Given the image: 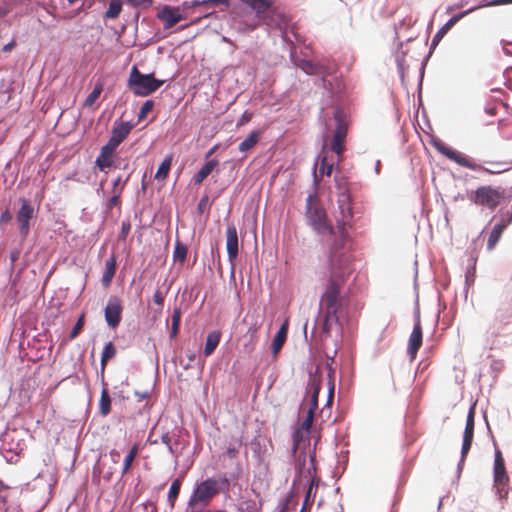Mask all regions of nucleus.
<instances>
[{
	"label": "nucleus",
	"instance_id": "nucleus-1",
	"mask_svg": "<svg viewBox=\"0 0 512 512\" xmlns=\"http://www.w3.org/2000/svg\"><path fill=\"white\" fill-rule=\"evenodd\" d=\"M338 208L340 216L337 217V239L331 243V272L324 293L320 298V309L323 315V333L329 335L332 328L339 325V317L342 312V300L340 297V284L334 277L344 274L348 269L349 255L345 251L348 240L346 226L353 217L352 200L350 193L346 191L338 193Z\"/></svg>",
	"mask_w": 512,
	"mask_h": 512
},
{
	"label": "nucleus",
	"instance_id": "nucleus-2",
	"mask_svg": "<svg viewBox=\"0 0 512 512\" xmlns=\"http://www.w3.org/2000/svg\"><path fill=\"white\" fill-rule=\"evenodd\" d=\"M305 214L309 225L317 234L322 236L321 241L328 250V260L331 264V243L337 239V233L316 193L308 195Z\"/></svg>",
	"mask_w": 512,
	"mask_h": 512
},
{
	"label": "nucleus",
	"instance_id": "nucleus-3",
	"mask_svg": "<svg viewBox=\"0 0 512 512\" xmlns=\"http://www.w3.org/2000/svg\"><path fill=\"white\" fill-rule=\"evenodd\" d=\"M435 149L447 157L449 160L456 162L462 167L474 170V171H483L489 174H500L512 169V160L511 161H489L487 164L489 167H484L480 164H477L472 159L467 157L466 155L455 151L449 148L442 141H435L433 143Z\"/></svg>",
	"mask_w": 512,
	"mask_h": 512
},
{
	"label": "nucleus",
	"instance_id": "nucleus-4",
	"mask_svg": "<svg viewBox=\"0 0 512 512\" xmlns=\"http://www.w3.org/2000/svg\"><path fill=\"white\" fill-rule=\"evenodd\" d=\"M164 81L154 78L153 74H143L133 66L128 79V88L136 96L145 97L158 90Z\"/></svg>",
	"mask_w": 512,
	"mask_h": 512
},
{
	"label": "nucleus",
	"instance_id": "nucleus-5",
	"mask_svg": "<svg viewBox=\"0 0 512 512\" xmlns=\"http://www.w3.org/2000/svg\"><path fill=\"white\" fill-rule=\"evenodd\" d=\"M504 198V191L491 185L480 186L469 196L474 204L490 210H495Z\"/></svg>",
	"mask_w": 512,
	"mask_h": 512
},
{
	"label": "nucleus",
	"instance_id": "nucleus-6",
	"mask_svg": "<svg viewBox=\"0 0 512 512\" xmlns=\"http://www.w3.org/2000/svg\"><path fill=\"white\" fill-rule=\"evenodd\" d=\"M219 493V484L216 479L208 478L199 483L194 489L190 505L201 503L208 504L209 501Z\"/></svg>",
	"mask_w": 512,
	"mask_h": 512
},
{
	"label": "nucleus",
	"instance_id": "nucleus-7",
	"mask_svg": "<svg viewBox=\"0 0 512 512\" xmlns=\"http://www.w3.org/2000/svg\"><path fill=\"white\" fill-rule=\"evenodd\" d=\"M494 486L500 498H506L508 495L507 486L509 484V476L506 472L504 458L499 449L495 451L494 459Z\"/></svg>",
	"mask_w": 512,
	"mask_h": 512
},
{
	"label": "nucleus",
	"instance_id": "nucleus-8",
	"mask_svg": "<svg viewBox=\"0 0 512 512\" xmlns=\"http://www.w3.org/2000/svg\"><path fill=\"white\" fill-rule=\"evenodd\" d=\"M20 209L16 214V220L19 224V232L23 238H26L30 231V220L34 217V207L26 198H20Z\"/></svg>",
	"mask_w": 512,
	"mask_h": 512
},
{
	"label": "nucleus",
	"instance_id": "nucleus-9",
	"mask_svg": "<svg viewBox=\"0 0 512 512\" xmlns=\"http://www.w3.org/2000/svg\"><path fill=\"white\" fill-rule=\"evenodd\" d=\"M122 311L121 300L116 296H111L104 310L105 320L109 327L114 329L120 324Z\"/></svg>",
	"mask_w": 512,
	"mask_h": 512
},
{
	"label": "nucleus",
	"instance_id": "nucleus-10",
	"mask_svg": "<svg viewBox=\"0 0 512 512\" xmlns=\"http://www.w3.org/2000/svg\"><path fill=\"white\" fill-rule=\"evenodd\" d=\"M512 323V311L506 308H499L489 326L491 335L499 337L502 335L503 330Z\"/></svg>",
	"mask_w": 512,
	"mask_h": 512
},
{
	"label": "nucleus",
	"instance_id": "nucleus-11",
	"mask_svg": "<svg viewBox=\"0 0 512 512\" xmlns=\"http://www.w3.org/2000/svg\"><path fill=\"white\" fill-rule=\"evenodd\" d=\"M132 128L133 125L129 122H116L112 128L111 137L106 144L117 149L118 146L127 138Z\"/></svg>",
	"mask_w": 512,
	"mask_h": 512
},
{
	"label": "nucleus",
	"instance_id": "nucleus-12",
	"mask_svg": "<svg viewBox=\"0 0 512 512\" xmlns=\"http://www.w3.org/2000/svg\"><path fill=\"white\" fill-rule=\"evenodd\" d=\"M474 416H475V411H474V407H471L469 412H468V415H467V419H466V426H465V430H464V435H463V443H462V449H461V460L464 461L466 455L468 454L470 448H471V445H472V441H473V437H474Z\"/></svg>",
	"mask_w": 512,
	"mask_h": 512
},
{
	"label": "nucleus",
	"instance_id": "nucleus-13",
	"mask_svg": "<svg viewBox=\"0 0 512 512\" xmlns=\"http://www.w3.org/2000/svg\"><path fill=\"white\" fill-rule=\"evenodd\" d=\"M297 67L308 75H331L336 71V67H326L322 63H313L309 60L301 59L296 63Z\"/></svg>",
	"mask_w": 512,
	"mask_h": 512
},
{
	"label": "nucleus",
	"instance_id": "nucleus-14",
	"mask_svg": "<svg viewBox=\"0 0 512 512\" xmlns=\"http://www.w3.org/2000/svg\"><path fill=\"white\" fill-rule=\"evenodd\" d=\"M422 340H423V331L420 319L418 318L414 324L412 333L409 337V343H408V355L413 360L415 359L418 350L422 346Z\"/></svg>",
	"mask_w": 512,
	"mask_h": 512
},
{
	"label": "nucleus",
	"instance_id": "nucleus-15",
	"mask_svg": "<svg viewBox=\"0 0 512 512\" xmlns=\"http://www.w3.org/2000/svg\"><path fill=\"white\" fill-rule=\"evenodd\" d=\"M226 249L229 261L233 263L238 256V233L236 227L233 224L227 226Z\"/></svg>",
	"mask_w": 512,
	"mask_h": 512
},
{
	"label": "nucleus",
	"instance_id": "nucleus-16",
	"mask_svg": "<svg viewBox=\"0 0 512 512\" xmlns=\"http://www.w3.org/2000/svg\"><path fill=\"white\" fill-rule=\"evenodd\" d=\"M347 136V127L343 123H338L337 128L334 132L330 148L333 152H335L339 157L345 151V139Z\"/></svg>",
	"mask_w": 512,
	"mask_h": 512
},
{
	"label": "nucleus",
	"instance_id": "nucleus-17",
	"mask_svg": "<svg viewBox=\"0 0 512 512\" xmlns=\"http://www.w3.org/2000/svg\"><path fill=\"white\" fill-rule=\"evenodd\" d=\"M116 149L105 144L100 151L99 156L96 158V166L101 170L105 171L107 168H111L114 165L113 156Z\"/></svg>",
	"mask_w": 512,
	"mask_h": 512
},
{
	"label": "nucleus",
	"instance_id": "nucleus-18",
	"mask_svg": "<svg viewBox=\"0 0 512 512\" xmlns=\"http://www.w3.org/2000/svg\"><path fill=\"white\" fill-rule=\"evenodd\" d=\"M158 17L164 23L166 29L172 28L179 21L182 20V16L177 8L164 7L158 14Z\"/></svg>",
	"mask_w": 512,
	"mask_h": 512
},
{
	"label": "nucleus",
	"instance_id": "nucleus-19",
	"mask_svg": "<svg viewBox=\"0 0 512 512\" xmlns=\"http://www.w3.org/2000/svg\"><path fill=\"white\" fill-rule=\"evenodd\" d=\"M102 385L103 389L99 400V413L101 416L105 417L111 412V398L104 377H102Z\"/></svg>",
	"mask_w": 512,
	"mask_h": 512
},
{
	"label": "nucleus",
	"instance_id": "nucleus-20",
	"mask_svg": "<svg viewBox=\"0 0 512 512\" xmlns=\"http://www.w3.org/2000/svg\"><path fill=\"white\" fill-rule=\"evenodd\" d=\"M116 266V257L114 254H112L110 258L105 262V270L101 280L104 287H108L111 284L116 272Z\"/></svg>",
	"mask_w": 512,
	"mask_h": 512
},
{
	"label": "nucleus",
	"instance_id": "nucleus-21",
	"mask_svg": "<svg viewBox=\"0 0 512 512\" xmlns=\"http://www.w3.org/2000/svg\"><path fill=\"white\" fill-rule=\"evenodd\" d=\"M478 7L468 9L466 11H463L457 15H454L452 18H450L437 32L435 35L434 41L443 37L460 19H462L464 16L468 15L469 13L476 10Z\"/></svg>",
	"mask_w": 512,
	"mask_h": 512
},
{
	"label": "nucleus",
	"instance_id": "nucleus-22",
	"mask_svg": "<svg viewBox=\"0 0 512 512\" xmlns=\"http://www.w3.org/2000/svg\"><path fill=\"white\" fill-rule=\"evenodd\" d=\"M262 130L252 131L238 146L240 152H247L254 148L262 137Z\"/></svg>",
	"mask_w": 512,
	"mask_h": 512
},
{
	"label": "nucleus",
	"instance_id": "nucleus-23",
	"mask_svg": "<svg viewBox=\"0 0 512 512\" xmlns=\"http://www.w3.org/2000/svg\"><path fill=\"white\" fill-rule=\"evenodd\" d=\"M287 331H288V323L285 322L281 326V328L279 329V331L277 332V334L275 335V337L273 339L272 352L274 355H277L279 353V351L282 349V347L286 341Z\"/></svg>",
	"mask_w": 512,
	"mask_h": 512
},
{
	"label": "nucleus",
	"instance_id": "nucleus-24",
	"mask_svg": "<svg viewBox=\"0 0 512 512\" xmlns=\"http://www.w3.org/2000/svg\"><path fill=\"white\" fill-rule=\"evenodd\" d=\"M249 7H251L257 14L258 17H261L263 13H265L271 6L274 4L275 0H242Z\"/></svg>",
	"mask_w": 512,
	"mask_h": 512
},
{
	"label": "nucleus",
	"instance_id": "nucleus-25",
	"mask_svg": "<svg viewBox=\"0 0 512 512\" xmlns=\"http://www.w3.org/2000/svg\"><path fill=\"white\" fill-rule=\"evenodd\" d=\"M220 339H221V333L219 331H212L208 334V336L206 338L205 347H204V355L206 357L213 354V352L215 351V349L217 348V346L220 343Z\"/></svg>",
	"mask_w": 512,
	"mask_h": 512
},
{
	"label": "nucleus",
	"instance_id": "nucleus-26",
	"mask_svg": "<svg viewBox=\"0 0 512 512\" xmlns=\"http://www.w3.org/2000/svg\"><path fill=\"white\" fill-rule=\"evenodd\" d=\"M216 166H218L217 160L212 159L207 161L205 165L194 176L195 184H201L210 175V173L215 169Z\"/></svg>",
	"mask_w": 512,
	"mask_h": 512
},
{
	"label": "nucleus",
	"instance_id": "nucleus-27",
	"mask_svg": "<svg viewBox=\"0 0 512 512\" xmlns=\"http://www.w3.org/2000/svg\"><path fill=\"white\" fill-rule=\"evenodd\" d=\"M309 390L311 392V403L308 411H313L315 413L316 409L318 408V395L321 390L320 381L316 380L315 378L312 379L309 383Z\"/></svg>",
	"mask_w": 512,
	"mask_h": 512
},
{
	"label": "nucleus",
	"instance_id": "nucleus-28",
	"mask_svg": "<svg viewBox=\"0 0 512 512\" xmlns=\"http://www.w3.org/2000/svg\"><path fill=\"white\" fill-rule=\"evenodd\" d=\"M116 355V348L112 342H108L102 351L101 355V374L104 375V371L107 365V362L114 358Z\"/></svg>",
	"mask_w": 512,
	"mask_h": 512
},
{
	"label": "nucleus",
	"instance_id": "nucleus-29",
	"mask_svg": "<svg viewBox=\"0 0 512 512\" xmlns=\"http://www.w3.org/2000/svg\"><path fill=\"white\" fill-rule=\"evenodd\" d=\"M182 480L180 478L175 479L169 489L167 501L171 509L174 508L175 502L179 496Z\"/></svg>",
	"mask_w": 512,
	"mask_h": 512
},
{
	"label": "nucleus",
	"instance_id": "nucleus-30",
	"mask_svg": "<svg viewBox=\"0 0 512 512\" xmlns=\"http://www.w3.org/2000/svg\"><path fill=\"white\" fill-rule=\"evenodd\" d=\"M503 232H504V229L501 226H499L498 224L494 225V227L492 228V230L489 234L488 241H487V249L488 250L491 251L496 247L497 243L501 239Z\"/></svg>",
	"mask_w": 512,
	"mask_h": 512
},
{
	"label": "nucleus",
	"instance_id": "nucleus-31",
	"mask_svg": "<svg viewBox=\"0 0 512 512\" xmlns=\"http://www.w3.org/2000/svg\"><path fill=\"white\" fill-rule=\"evenodd\" d=\"M172 155L167 156L164 161L160 164L156 174L155 179L158 181L165 180L169 174L171 164H172Z\"/></svg>",
	"mask_w": 512,
	"mask_h": 512
},
{
	"label": "nucleus",
	"instance_id": "nucleus-32",
	"mask_svg": "<svg viewBox=\"0 0 512 512\" xmlns=\"http://www.w3.org/2000/svg\"><path fill=\"white\" fill-rule=\"evenodd\" d=\"M140 451V446L138 443H135L132 448L130 449L129 453L126 455L124 462H123V468H122V474L127 473L131 466L133 461L135 460L137 454Z\"/></svg>",
	"mask_w": 512,
	"mask_h": 512
},
{
	"label": "nucleus",
	"instance_id": "nucleus-33",
	"mask_svg": "<svg viewBox=\"0 0 512 512\" xmlns=\"http://www.w3.org/2000/svg\"><path fill=\"white\" fill-rule=\"evenodd\" d=\"M334 167L333 162H328V157L325 154H321L319 156V176L322 177L323 175L330 176L332 174Z\"/></svg>",
	"mask_w": 512,
	"mask_h": 512
},
{
	"label": "nucleus",
	"instance_id": "nucleus-34",
	"mask_svg": "<svg viewBox=\"0 0 512 512\" xmlns=\"http://www.w3.org/2000/svg\"><path fill=\"white\" fill-rule=\"evenodd\" d=\"M187 247L185 244L177 241L175 244L174 252H173V259L175 262H178L180 264H183L187 257Z\"/></svg>",
	"mask_w": 512,
	"mask_h": 512
},
{
	"label": "nucleus",
	"instance_id": "nucleus-35",
	"mask_svg": "<svg viewBox=\"0 0 512 512\" xmlns=\"http://www.w3.org/2000/svg\"><path fill=\"white\" fill-rule=\"evenodd\" d=\"M308 435L309 433L300 429V428H297L294 433H293V451L296 452L297 450H299L301 448V445L303 442H305L306 440H308Z\"/></svg>",
	"mask_w": 512,
	"mask_h": 512
},
{
	"label": "nucleus",
	"instance_id": "nucleus-36",
	"mask_svg": "<svg viewBox=\"0 0 512 512\" xmlns=\"http://www.w3.org/2000/svg\"><path fill=\"white\" fill-rule=\"evenodd\" d=\"M102 91H103V84L101 82H97L94 86L93 91L85 99L84 106L91 107L96 102V100L99 98Z\"/></svg>",
	"mask_w": 512,
	"mask_h": 512
},
{
	"label": "nucleus",
	"instance_id": "nucleus-37",
	"mask_svg": "<svg viewBox=\"0 0 512 512\" xmlns=\"http://www.w3.org/2000/svg\"><path fill=\"white\" fill-rule=\"evenodd\" d=\"M122 10V4L118 0H113L110 2L108 10L105 13V17L109 19H115L118 17Z\"/></svg>",
	"mask_w": 512,
	"mask_h": 512
},
{
	"label": "nucleus",
	"instance_id": "nucleus-38",
	"mask_svg": "<svg viewBox=\"0 0 512 512\" xmlns=\"http://www.w3.org/2000/svg\"><path fill=\"white\" fill-rule=\"evenodd\" d=\"M241 446H242L241 438L236 439L234 443H230L227 446V450H226V454H227L228 458L235 459L239 454V449L241 448Z\"/></svg>",
	"mask_w": 512,
	"mask_h": 512
},
{
	"label": "nucleus",
	"instance_id": "nucleus-39",
	"mask_svg": "<svg viewBox=\"0 0 512 512\" xmlns=\"http://www.w3.org/2000/svg\"><path fill=\"white\" fill-rule=\"evenodd\" d=\"M512 223V209L506 212H503L500 215L499 222L497 223L504 230Z\"/></svg>",
	"mask_w": 512,
	"mask_h": 512
},
{
	"label": "nucleus",
	"instance_id": "nucleus-40",
	"mask_svg": "<svg viewBox=\"0 0 512 512\" xmlns=\"http://www.w3.org/2000/svg\"><path fill=\"white\" fill-rule=\"evenodd\" d=\"M84 324H85V316L81 315L70 333L69 338L71 340L75 339L80 334L81 330L84 327Z\"/></svg>",
	"mask_w": 512,
	"mask_h": 512
},
{
	"label": "nucleus",
	"instance_id": "nucleus-41",
	"mask_svg": "<svg viewBox=\"0 0 512 512\" xmlns=\"http://www.w3.org/2000/svg\"><path fill=\"white\" fill-rule=\"evenodd\" d=\"M314 414L315 413L313 411H307V416L305 420L301 423L299 428L310 433V429L313 424Z\"/></svg>",
	"mask_w": 512,
	"mask_h": 512
},
{
	"label": "nucleus",
	"instance_id": "nucleus-42",
	"mask_svg": "<svg viewBox=\"0 0 512 512\" xmlns=\"http://www.w3.org/2000/svg\"><path fill=\"white\" fill-rule=\"evenodd\" d=\"M153 106L154 102L152 100H146L140 109L138 118L140 120L144 119L147 116V114L153 109Z\"/></svg>",
	"mask_w": 512,
	"mask_h": 512
},
{
	"label": "nucleus",
	"instance_id": "nucleus-43",
	"mask_svg": "<svg viewBox=\"0 0 512 512\" xmlns=\"http://www.w3.org/2000/svg\"><path fill=\"white\" fill-rule=\"evenodd\" d=\"M334 180H335V183H336V187H337V189L339 191L338 193L344 192V191L349 193L348 183H347V180L344 177L335 176Z\"/></svg>",
	"mask_w": 512,
	"mask_h": 512
},
{
	"label": "nucleus",
	"instance_id": "nucleus-44",
	"mask_svg": "<svg viewBox=\"0 0 512 512\" xmlns=\"http://www.w3.org/2000/svg\"><path fill=\"white\" fill-rule=\"evenodd\" d=\"M161 442L167 446L168 451H169L172 455H174V454H175V450H174V448H173V446H172V444H171V437H170L169 432H165V433H163V434L161 435Z\"/></svg>",
	"mask_w": 512,
	"mask_h": 512
},
{
	"label": "nucleus",
	"instance_id": "nucleus-45",
	"mask_svg": "<svg viewBox=\"0 0 512 512\" xmlns=\"http://www.w3.org/2000/svg\"><path fill=\"white\" fill-rule=\"evenodd\" d=\"M181 317H182L181 310L179 308H175L173 310V314L171 317V325L180 326Z\"/></svg>",
	"mask_w": 512,
	"mask_h": 512
},
{
	"label": "nucleus",
	"instance_id": "nucleus-46",
	"mask_svg": "<svg viewBox=\"0 0 512 512\" xmlns=\"http://www.w3.org/2000/svg\"><path fill=\"white\" fill-rule=\"evenodd\" d=\"M501 130L507 132L505 135H503L505 139H512V122H505L501 124Z\"/></svg>",
	"mask_w": 512,
	"mask_h": 512
},
{
	"label": "nucleus",
	"instance_id": "nucleus-47",
	"mask_svg": "<svg viewBox=\"0 0 512 512\" xmlns=\"http://www.w3.org/2000/svg\"><path fill=\"white\" fill-rule=\"evenodd\" d=\"M165 295L160 291L156 290L153 295V301L155 304L159 305L160 307L164 304Z\"/></svg>",
	"mask_w": 512,
	"mask_h": 512
},
{
	"label": "nucleus",
	"instance_id": "nucleus-48",
	"mask_svg": "<svg viewBox=\"0 0 512 512\" xmlns=\"http://www.w3.org/2000/svg\"><path fill=\"white\" fill-rule=\"evenodd\" d=\"M131 230V224L129 221H123L122 224H121V234H120V237L122 239H125L127 237V235L129 234Z\"/></svg>",
	"mask_w": 512,
	"mask_h": 512
},
{
	"label": "nucleus",
	"instance_id": "nucleus-49",
	"mask_svg": "<svg viewBox=\"0 0 512 512\" xmlns=\"http://www.w3.org/2000/svg\"><path fill=\"white\" fill-rule=\"evenodd\" d=\"M11 220H12V213L10 212L9 209H6L5 211H3L1 213V215H0V224L1 225L9 223Z\"/></svg>",
	"mask_w": 512,
	"mask_h": 512
},
{
	"label": "nucleus",
	"instance_id": "nucleus-50",
	"mask_svg": "<svg viewBox=\"0 0 512 512\" xmlns=\"http://www.w3.org/2000/svg\"><path fill=\"white\" fill-rule=\"evenodd\" d=\"M506 4H512V0H492L488 4L479 5L478 7L499 6V5H506Z\"/></svg>",
	"mask_w": 512,
	"mask_h": 512
},
{
	"label": "nucleus",
	"instance_id": "nucleus-51",
	"mask_svg": "<svg viewBox=\"0 0 512 512\" xmlns=\"http://www.w3.org/2000/svg\"><path fill=\"white\" fill-rule=\"evenodd\" d=\"M11 11V6L3 2V4H0V18L6 16Z\"/></svg>",
	"mask_w": 512,
	"mask_h": 512
},
{
	"label": "nucleus",
	"instance_id": "nucleus-52",
	"mask_svg": "<svg viewBox=\"0 0 512 512\" xmlns=\"http://www.w3.org/2000/svg\"><path fill=\"white\" fill-rule=\"evenodd\" d=\"M334 397V384L332 383L329 387V394H328V400L327 405H331Z\"/></svg>",
	"mask_w": 512,
	"mask_h": 512
},
{
	"label": "nucleus",
	"instance_id": "nucleus-53",
	"mask_svg": "<svg viewBox=\"0 0 512 512\" xmlns=\"http://www.w3.org/2000/svg\"><path fill=\"white\" fill-rule=\"evenodd\" d=\"M179 327L180 326H176V325H171V331H170V339H174L176 338V336L178 335V332H179Z\"/></svg>",
	"mask_w": 512,
	"mask_h": 512
},
{
	"label": "nucleus",
	"instance_id": "nucleus-54",
	"mask_svg": "<svg viewBox=\"0 0 512 512\" xmlns=\"http://www.w3.org/2000/svg\"><path fill=\"white\" fill-rule=\"evenodd\" d=\"M252 118V114H248L247 112H245L243 115H242V118L239 122V125H242V124H245L247 122H249Z\"/></svg>",
	"mask_w": 512,
	"mask_h": 512
},
{
	"label": "nucleus",
	"instance_id": "nucleus-55",
	"mask_svg": "<svg viewBox=\"0 0 512 512\" xmlns=\"http://www.w3.org/2000/svg\"><path fill=\"white\" fill-rule=\"evenodd\" d=\"M16 46V42L14 40H12L11 42H9L8 44H6L4 47H3V52H9L11 51L14 47Z\"/></svg>",
	"mask_w": 512,
	"mask_h": 512
},
{
	"label": "nucleus",
	"instance_id": "nucleus-56",
	"mask_svg": "<svg viewBox=\"0 0 512 512\" xmlns=\"http://www.w3.org/2000/svg\"><path fill=\"white\" fill-rule=\"evenodd\" d=\"M206 203H207V197H204V198H202V199L199 201V203H198V210H199V212H200V213H202V212H203V209H204V207L206 206Z\"/></svg>",
	"mask_w": 512,
	"mask_h": 512
},
{
	"label": "nucleus",
	"instance_id": "nucleus-57",
	"mask_svg": "<svg viewBox=\"0 0 512 512\" xmlns=\"http://www.w3.org/2000/svg\"><path fill=\"white\" fill-rule=\"evenodd\" d=\"M119 203V196L115 195L109 200V206L113 207L116 206Z\"/></svg>",
	"mask_w": 512,
	"mask_h": 512
},
{
	"label": "nucleus",
	"instance_id": "nucleus-58",
	"mask_svg": "<svg viewBox=\"0 0 512 512\" xmlns=\"http://www.w3.org/2000/svg\"><path fill=\"white\" fill-rule=\"evenodd\" d=\"M135 395L138 397V400L141 401L145 398L148 397V393L145 392V393H140V392H135Z\"/></svg>",
	"mask_w": 512,
	"mask_h": 512
},
{
	"label": "nucleus",
	"instance_id": "nucleus-59",
	"mask_svg": "<svg viewBox=\"0 0 512 512\" xmlns=\"http://www.w3.org/2000/svg\"><path fill=\"white\" fill-rule=\"evenodd\" d=\"M10 257H11V262L14 263L19 257V252H16V251L12 252Z\"/></svg>",
	"mask_w": 512,
	"mask_h": 512
},
{
	"label": "nucleus",
	"instance_id": "nucleus-60",
	"mask_svg": "<svg viewBox=\"0 0 512 512\" xmlns=\"http://www.w3.org/2000/svg\"><path fill=\"white\" fill-rule=\"evenodd\" d=\"M217 149V146H214L213 148H211L208 153L206 154V158H209L212 156V154L216 151Z\"/></svg>",
	"mask_w": 512,
	"mask_h": 512
},
{
	"label": "nucleus",
	"instance_id": "nucleus-61",
	"mask_svg": "<svg viewBox=\"0 0 512 512\" xmlns=\"http://www.w3.org/2000/svg\"><path fill=\"white\" fill-rule=\"evenodd\" d=\"M151 445H154V444H157L158 443V440L157 439H153L151 438V435L148 437V440H147Z\"/></svg>",
	"mask_w": 512,
	"mask_h": 512
},
{
	"label": "nucleus",
	"instance_id": "nucleus-62",
	"mask_svg": "<svg viewBox=\"0 0 512 512\" xmlns=\"http://www.w3.org/2000/svg\"><path fill=\"white\" fill-rule=\"evenodd\" d=\"M129 2L131 3H134V4H140L142 3L144 0H128Z\"/></svg>",
	"mask_w": 512,
	"mask_h": 512
},
{
	"label": "nucleus",
	"instance_id": "nucleus-63",
	"mask_svg": "<svg viewBox=\"0 0 512 512\" xmlns=\"http://www.w3.org/2000/svg\"><path fill=\"white\" fill-rule=\"evenodd\" d=\"M280 512H288V505L286 504Z\"/></svg>",
	"mask_w": 512,
	"mask_h": 512
},
{
	"label": "nucleus",
	"instance_id": "nucleus-64",
	"mask_svg": "<svg viewBox=\"0 0 512 512\" xmlns=\"http://www.w3.org/2000/svg\"><path fill=\"white\" fill-rule=\"evenodd\" d=\"M503 50L506 54H511L510 49H507L505 46L503 47Z\"/></svg>",
	"mask_w": 512,
	"mask_h": 512
}]
</instances>
